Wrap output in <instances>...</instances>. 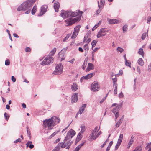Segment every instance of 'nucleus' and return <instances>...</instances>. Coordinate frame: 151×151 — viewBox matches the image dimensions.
<instances>
[{
  "label": "nucleus",
  "mask_w": 151,
  "mask_h": 151,
  "mask_svg": "<svg viewBox=\"0 0 151 151\" xmlns=\"http://www.w3.org/2000/svg\"><path fill=\"white\" fill-rule=\"evenodd\" d=\"M82 13V11L79 10L76 11V12L63 11L60 13V15L64 19L70 17L69 19L65 20V26H68L79 21Z\"/></svg>",
  "instance_id": "obj_1"
},
{
  "label": "nucleus",
  "mask_w": 151,
  "mask_h": 151,
  "mask_svg": "<svg viewBox=\"0 0 151 151\" xmlns=\"http://www.w3.org/2000/svg\"><path fill=\"white\" fill-rule=\"evenodd\" d=\"M60 120L59 117L55 116L52 117L51 118L45 119L43 123L45 127L47 126L48 127L49 129H51L50 127L54 126L58 124L60 122Z\"/></svg>",
  "instance_id": "obj_2"
},
{
  "label": "nucleus",
  "mask_w": 151,
  "mask_h": 151,
  "mask_svg": "<svg viewBox=\"0 0 151 151\" xmlns=\"http://www.w3.org/2000/svg\"><path fill=\"white\" fill-rule=\"evenodd\" d=\"M76 132L74 130L71 129L67 133L66 137H65L64 142L67 147L66 149H69L70 147L72 142L70 143L71 139L76 134Z\"/></svg>",
  "instance_id": "obj_3"
},
{
  "label": "nucleus",
  "mask_w": 151,
  "mask_h": 151,
  "mask_svg": "<svg viewBox=\"0 0 151 151\" xmlns=\"http://www.w3.org/2000/svg\"><path fill=\"white\" fill-rule=\"evenodd\" d=\"M33 3L32 1L28 0L23 3L17 9L18 11H26L29 9H31Z\"/></svg>",
  "instance_id": "obj_4"
},
{
  "label": "nucleus",
  "mask_w": 151,
  "mask_h": 151,
  "mask_svg": "<svg viewBox=\"0 0 151 151\" xmlns=\"http://www.w3.org/2000/svg\"><path fill=\"white\" fill-rule=\"evenodd\" d=\"M53 61V58L50 55H48L45 58L41 63V64L43 65H48L52 63Z\"/></svg>",
  "instance_id": "obj_5"
},
{
  "label": "nucleus",
  "mask_w": 151,
  "mask_h": 151,
  "mask_svg": "<svg viewBox=\"0 0 151 151\" xmlns=\"http://www.w3.org/2000/svg\"><path fill=\"white\" fill-rule=\"evenodd\" d=\"M63 71V65L60 63L57 64L55 66V69L53 72V73L55 75H60Z\"/></svg>",
  "instance_id": "obj_6"
},
{
  "label": "nucleus",
  "mask_w": 151,
  "mask_h": 151,
  "mask_svg": "<svg viewBox=\"0 0 151 151\" xmlns=\"http://www.w3.org/2000/svg\"><path fill=\"white\" fill-rule=\"evenodd\" d=\"M108 32V30L106 28H101L98 32L97 35V37L99 38L104 36L106 34V32Z\"/></svg>",
  "instance_id": "obj_7"
},
{
  "label": "nucleus",
  "mask_w": 151,
  "mask_h": 151,
  "mask_svg": "<svg viewBox=\"0 0 151 151\" xmlns=\"http://www.w3.org/2000/svg\"><path fill=\"white\" fill-rule=\"evenodd\" d=\"M81 27V26L78 25L76 26L74 28V31L73 32V35L71 36V38L73 39L76 38L78 35L80 29Z\"/></svg>",
  "instance_id": "obj_8"
},
{
  "label": "nucleus",
  "mask_w": 151,
  "mask_h": 151,
  "mask_svg": "<svg viewBox=\"0 0 151 151\" xmlns=\"http://www.w3.org/2000/svg\"><path fill=\"white\" fill-rule=\"evenodd\" d=\"M99 87L98 84V82L95 81L93 82L91 86V89L93 91H97L99 89Z\"/></svg>",
  "instance_id": "obj_9"
},
{
  "label": "nucleus",
  "mask_w": 151,
  "mask_h": 151,
  "mask_svg": "<svg viewBox=\"0 0 151 151\" xmlns=\"http://www.w3.org/2000/svg\"><path fill=\"white\" fill-rule=\"evenodd\" d=\"M95 74L94 73L88 74L85 76L82 77L80 80L81 82H82L83 80L84 79L87 80L91 78Z\"/></svg>",
  "instance_id": "obj_10"
},
{
  "label": "nucleus",
  "mask_w": 151,
  "mask_h": 151,
  "mask_svg": "<svg viewBox=\"0 0 151 151\" xmlns=\"http://www.w3.org/2000/svg\"><path fill=\"white\" fill-rule=\"evenodd\" d=\"M47 7L46 6H44L41 7V11L39 14V16H41L44 14L47 11Z\"/></svg>",
  "instance_id": "obj_11"
},
{
  "label": "nucleus",
  "mask_w": 151,
  "mask_h": 151,
  "mask_svg": "<svg viewBox=\"0 0 151 151\" xmlns=\"http://www.w3.org/2000/svg\"><path fill=\"white\" fill-rule=\"evenodd\" d=\"M100 129V128L99 129H98V127L97 126H96L94 130L92 131V133L90 135V138L91 139H93V138L95 136V134L96 133L98 132Z\"/></svg>",
  "instance_id": "obj_12"
},
{
  "label": "nucleus",
  "mask_w": 151,
  "mask_h": 151,
  "mask_svg": "<svg viewBox=\"0 0 151 151\" xmlns=\"http://www.w3.org/2000/svg\"><path fill=\"white\" fill-rule=\"evenodd\" d=\"M78 96V93H76L73 94L72 96L71 97V102L72 103H75L77 101Z\"/></svg>",
  "instance_id": "obj_13"
},
{
  "label": "nucleus",
  "mask_w": 151,
  "mask_h": 151,
  "mask_svg": "<svg viewBox=\"0 0 151 151\" xmlns=\"http://www.w3.org/2000/svg\"><path fill=\"white\" fill-rule=\"evenodd\" d=\"M94 66L91 63H89L87 68L86 69V71L88 72L91 70H92L94 69Z\"/></svg>",
  "instance_id": "obj_14"
},
{
  "label": "nucleus",
  "mask_w": 151,
  "mask_h": 151,
  "mask_svg": "<svg viewBox=\"0 0 151 151\" xmlns=\"http://www.w3.org/2000/svg\"><path fill=\"white\" fill-rule=\"evenodd\" d=\"M60 6V5L59 2L57 1L55 2L54 5V8L56 12H58V9Z\"/></svg>",
  "instance_id": "obj_15"
},
{
  "label": "nucleus",
  "mask_w": 151,
  "mask_h": 151,
  "mask_svg": "<svg viewBox=\"0 0 151 151\" xmlns=\"http://www.w3.org/2000/svg\"><path fill=\"white\" fill-rule=\"evenodd\" d=\"M66 144H65L64 142H63L61 143H59L57 146H56V148H58V149L60 150V147L61 148H64L65 147H67L66 146Z\"/></svg>",
  "instance_id": "obj_16"
},
{
  "label": "nucleus",
  "mask_w": 151,
  "mask_h": 151,
  "mask_svg": "<svg viewBox=\"0 0 151 151\" xmlns=\"http://www.w3.org/2000/svg\"><path fill=\"white\" fill-rule=\"evenodd\" d=\"M86 104H82V106L80 107L78 112H79L80 114H81L84 111L85 108H86Z\"/></svg>",
  "instance_id": "obj_17"
},
{
  "label": "nucleus",
  "mask_w": 151,
  "mask_h": 151,
  "mask_svg": "<svg viewBox=\"0 0 151 151\" xmlns=\"http://www.w3.org/2000/svg\"><path fill=\"white\" fill-rule=\"evenodd\" d=\"M78 88V86L76 83H74L73 85H71V89L73 91H76Z\"/></svg>",
  "instance_id": "obj_18"
},
{
  "label": "nucleus",
  "mask_w": 151,
  "mask_h": 151,
  "mask_svg": "<svg viewBox=\"0 0 151 151\" xmlns=\"http://www.w3.org/2000/svg\"><path fill=\"white\" fill-rule=\"evenodd\" d=\"M105 0H100V5L99 2V1H98V7L99 8H101L102 7H103L105 4Z\"/></svg>",
  "instance_id": "obj_19"
},
{
  "label": "nucleus",
  "mask_w": 151,
  "mask_h": 151,
  "mask_svg": "<svg viewBox=\"0 0 151 151\" xmlns=\"http://www.w3.org/2000/svg\"><path fill=\"white\" fill-rule=\"evenodd\" d=\"M108 21L110 24H117L118 22V20L115 19H109Z\"/></svg>",
  "instance_id": "obj_20"
},
{
  "label": "nucleus",
  "mask_w": 151,
  "mask_h": 151,
  "mask_svg": "<svg viewBox=\"0 0 151 151\" xmlns=\"http://www.w3.org/2000/svg\"><path fill=\"white\" fill-rule=\"evenodd\" d=\"M87 36L86 35L84 37V40L83 41V42H86V43H89L91 40V38H89L87 39Z\"/></svg>",
  "instance_id": "obj_21"
},
{
  "label": "nucleus",
  "mask_w": 151,
  "mask_h": 151,
  "mask_svg": "<svg viewBox=\"0 0 151 151\" xmlns=\"http://www.w3.org/2000/svg\"><path fill=\"white\" fill-rule=\"evenodd\" d=\"M63 50H61V52H60L58 53V56L60 58H61L62 60H63L64 59V58H63L64 57V54L63 52H62Z\"/></svg>",
  "instance_id": "obj_22"
},
{
  "label": "nucleus",
  "mask_w": 151,
  "mask_h": 151,
  "mask_svg": "<svg viewBox=\"0 0 151 151\" xmlns=\"http://www.w3.org/2000/svg\"><path fill=\"white\" fill-rule=\"evenodd\" d=\"M56 51V48H54L50 52L49 55L52 56H53L55 53Z\"/></svg>",
  "instance_id": "obj_23"
},
{
  "label": "nucleus",
  "mask_w": 151,
  "mask_h": 151,
  "mask_svg": "<svg viewBox=\"0 0 151 151\" xmlns=\"http://www.w3.org/2000/svg\"><path fill=\"white\" fill-rule=\"evenodd\" d=\"M138 64L141 66H143L144 65V62L142 59L140 58L138 60Z\"/></svg>",
  "instance_id": "obj_24"
},
{
  "label": "nucleus",
  "mask_w": 151,
  "mask_h": 151,
  "mask_svg": "<svg viewBox=\"0 0 151 151\" xmlns=\"http://www.w3.org/2000/svg\"><path fill=\"white\" fill-rule=\"evenodd\" d=\"M37 9V6H35L32 10V15H34L35 14Z\"/></svg>",
  "instance_id": "obj_25"
},
{
  "label": "nucleus",
  "mask_w": 151,
  "mask_h": 151,
  "mask_svg": "<svg viewBox=\"0 0 151 151\" xmlns=\"http://www.w3.org/2000/svg\"><path fill=\"white\" fill-rule=\"evenodd\" d=\"M122 120L121 119H120L116 123V127L117 128V127H119L121 123H122Z\"/></svg>",
  "instance_id": "obj_26"
},
{
  "label": "nucleus",
  "mask_w": 151,
  "mask_h": 151,
  "mask_svg": "<svg viewBox=\"0 0 151 151\" xmlns=\"http://www.w3.org/2000/svg\"><path fill=\"white\" fill-rule=\"evenodd\" d=\"M27 135L28 137L29 138V139H31V134L30 133V132L29 130V129L28 127H27Z\"/></svg>",
  "instance_id": "obj_27"
},
{
  "label": "nucleus",
  "mask_w": 151,
  "mask_h": 151,
  "mask_svg": "<svg viewBox=\"0 0 151 151\" xmlns=\"http://www.w3.org/2000/svg\"><path fill=\"white\" fill-rule=\"evenodd\" d=\"M87 60H86V59H85L84 61L82 66V68L83 70L85 69V67L86 66Z\"/></svg>",
  "instance_id": "obj_28"
},
{
  "label": "nucleus",
  "mask_w": 151,
  "mask_h": 151,
  "mask_svg": "<svg viewBox=\"0 0 151 151\" xmlns=\"http://www.w3.org/2000/svg\"><path fill=\"white\" fill-rule=\"evenodd\" d=\"M134 137L133 136H132L131 137V139H130L129 142L128 143V145H131L134 142Z\"/></svg>",
  "instance_id": "obj_29"
},
{
  "label": "nucleus",
  "mask_w": 151,
  "mask_h": 151,
  "mask_svg": "<svg viewBox=\"0 0 151 151\" xmlns=\"http://www.w3.org/2000/svg\"><path fill=\"white\" fill-rule=\"evenodd\" d=\"M102 134V132L101 131H100L98 132L96 135L93 138V140H94L96 139V138L98 137L99 135H100Z\"/></svg>",
  "instance_id": "obj_30"
},
{
  "label": "nucleus",
  "mask_w": 151,
  "mask_h": 151,
  "mask_svg": "<svg viewBox=\"0 0 151 151\" xmlns=\"http://www.w3.org/2000/svg\"><path fill=\"white\" fill-rule=\"evenodd\" d=\"M138 53L140 55H141L143 57L144 55V52L143 50V49L142 48L139 49V51H138Z\"/></svg>",
  "instance_id": "obj_31"
},
{
  "label": "nucleus",
  "mask_w": 151,
  "mask_h": 151,
  "mask_svg": "<svg viewBox=\"0 0 151 151\" xmlns=\"http://www.w3.org/2000/svg\"><path fill=\"white\" fill-rule=\"evenodd\" d=\"M97 42V41L96 40H93L91 43L92 45V49L93 47H95Z\"/></svg>",
  "instance_id": "obj_32"
},
{
  "label": "nucleus",
  "mask_w": 151,
  "mask_h": 151,
  "mask_svg": "<svg viewBox=\"0 0 151 151\" xmlns=\"http://www.w3.org/2000/svg\"><path fill=\"white\" fill-rule=\"evenodd\" d=\"M85 128V126L84 124H82L81 126V132L82 133H83L84 132L85 130L84 128Z\"/></svg>",
  "instance_id": "obj_33"
},
{
  "label": "nucleus",
  "mask_w": 151,
  "mask_h": 151,
  "mask_svg": "<svg viewBox=\"0 0 151 151\" xmlns=\"http://www.w3.org/2000/svg\"><path fill=\"white\" fill-rule=\"evenodd\" d=\"M123 102H122L119 104H117L116 106V108L117 109V111H118L122 107V106Z\"/></svg>",
  "instance_id": "obj_34"
},
{
  "label": "nucleus",
  "mask_w": 151,
  "mask_h": 151,
  "mask_svg": "<svg viewBox=\"0 0 151 151\" xmlns=\"http://www.w3.org/2000/svg\"><path fill=\"white\" fill-rule=\"evenodd\" d=\"M148 148H149L148 150L151 151V142L148 143V145L145 147L146 149H147Z\"/></svg>",
  "instance_id": "obj_35"
},
{
  "label": "nucleus",
  "mask_w": 151,
  "mask_h": 151,
  "mask_svg": "<svg viewBox=\"0 0 151 151\" xmlns=\"http://www.w3.org/2000/svg\"><path fill=\"white\" fill-rule=\"evenodd\" d=\"M127 29V25H124L123 27V32H126Z\"/></svg>",
  "instance_id": "obj_36"
},
{
  "label": "nucleus",
  "mask_w": 151,
  "mask_h": 151,
  "mask_svg": "<svg viewBox=\"0 0 151 151\" xmlns=\"http://www.w3.org/2000/svg\"><path fill=\"white\" fill-rule=\"evenodd\" d=\"M58 131L55 132L53 133H52L51 135H50L49 137V138L51 139L58 132Z\"/></svg>",
  "instance_id": "obj_37"
},
{
  "label": "nucleus",
  "mask_w": 151,
  "mask_h": 151,
  "mask_svg": "<svg viewBox=\"0 0 151 151\" xmlns=\"http://www.w3.org/2000/svg\"><path fill=\"white\" fill-rule=\"evenodd\" d=\"M123 137V134H120L118 139V141L122 142Z\"/></svg>",
  "instance_id": "obj_38"
},
{
  "label": "nucleus",
  "mask_w": 151,
  "mask_h": 151,
  "mask_svg": "<svg viewBox=\"0 0 151 151\" xmlns=\"http://www.w3.org/2000/svg\"><path fill=\"white\" fill-rule=\"evenodd\" d=\"M4 116L5 119L6 120L8 121L9 118V116L8 114L5 112L4 114Z\"/></svg>",
  "instance_id": "obj_39"
},
{
  "label": "nucleus",
  "mask_w": 151,
  "mask_h": 151,
  "mask_svg": "<svg viewBox=\"0 0 151 151\" xmlns=\"http://www.w3.org/2000/svg\"><path fill=\"white\" fill-rule=\"evenodd\" d=\"M142 148L141 147H139L136 148L133 151H141Z\"/></svg>",
  "instance_id": "obj_40"
},
{
  "label": "nucleus",
  "mask_w": 151,
  "mask_h": 151,
  "mask_svg": "<svg viewBox=\"0 0 151 151\" xmlns=\"http://www.w3.org/2000/svg\"><path fill=\"white\" fill-rule=\"evenodd\" d=\"M117 50L118 52H119L121 53L124 51V50L122 48L118 47L117 49Z\"/></svg>",
  "instance_id": "obj_41"
},
{
  "label": "nucleus",
  "mask_w": 151,
  "mask_h": 151,
  "mask_svg": "<svg viewBox=\"0 0 151 151\" xmlns=\"http://www.w3.org/2000/svg\"><path fill=\"white\" fill-rule=\"evenodd\" d=\"M147 35V34L146 33H143L142 34V37H141V38H142V39L144 40L145 39Z\"/></svg>",
  "instance_id": "obj_42"
},
{
  "label": "nucleus",
  "mask_w": 151,
  "mask_h": 151,
  "mask_svg": "<svg viewBox=\"0 0 151 151\" xmlns=\"http://www.w3.org/2000/svg\"><path fill=\"white\" fill-rule=\"evenodd\" d=\"M131 63L129 62L127 60L125 61V65L126 66L131 67Z\"/></svg>",
  "instance_id": "obj_43"
},
{
  "label": "nucleus",
  "mask_w": 151,
  "mask_h": 151,
  "mask_svg": "<svg viewBox=\"0 0 151 151\" xmlns=\"http://www.w3.org/2000/svg\"><path fill=\"white\" fill-rule=\"evenodd\" d=\"M112 112L114 113H115L117 111V109L116 108H113L111 110Z\"/></svg>",
  "instance_id": "obj_44"
},
{
  "label": "nucleus",
  "mask_w": 151,
  "mask_h": 151,
  "mask_svg": "<svg viewBox=\"0 0 151 151\" xmlns=\"http://www.w3.org/2000/svg\"><path fill=\"white\" fill-rule=\"evenodd\" d=\"M31 50V49L29 47H26L25 49V51L26 52H29Z\"/></svg>",
  "instance_id": "obj_45"
},
{
  "label": "nucleus",
  "mask_w": 151,
  "mask_h": 151,
  "mask_svg": "<svg viewBox=\"0 0 151 151\" xmlns=\"http://www.w3.org/2000/svg\"><path fill=\"white\" fill-rule=\"evenodd\" d=\"M100 8H99V9L97 10L96 12V14L97 15L99 14V13H100V12L101 11V10L100 9Z\"/></svg>",
  "instance_id": "obj_46"
},
{
  "label": "nucleus",
  "mask_w": 151,
  "mask_h": 151,
  "mask_svg": "<svg viewBox=\"0 0 151 151\" xmlns=\"http://www.w3.org/2000/svg\"><path fill=\"white\" fill-rule=\"evenodd\" d=\"M21 142V139L20 138H18L16 140L14 141V143H17L18 142Z\"/></svg>",
  "instance_id": "obj_47"
},
{
  "label": "nucleus",
  "mask_w": 151,
  "mask_h": 151,
  "mask_svg": "<svg viewBox=\"0 0 151 151\" xmlns=\"http://www.w3.org/2000/svg\"><path fill=\"white\" fill-rule=\"evenodd\" d=\"M115 117L116 118V119L119 116V114L118 112V111H117L116 113H115Z\"/></svg>",
  "instance_id": "obj_48"
},
{
  "label": "nucleus",
  "mask_w": 151,
  "mask_h": 151,
  "mask_svg": "<svg viewBox=\"0 0 151 151\" xmlns=\"http://www.w3.org/2000/svg\"><path fill=\"white\" fill-rule=\"evenodd\" d=\"M5 64L6 65H9V59L6 60Z\"/></svg>",
  "instance_id": "obj_49"
},
{
  "label": "nucleus",
  "mask_w": 151,
  "mask_h": 151,
  "mask_svg": "<svg viewBox=\"0 0 151 151\" xmlns=\"http://www.w3.org/2000/svg\"><path fill=\"white\" fill-rule=\"evenodd\" d=\"M83 49L86 51L88 52L89 50V47L88 46L83 47Z\"/></svg>",
  "instance_id": "obj_50"
},
{
  "label": "nucleus",
  "mask_w": 151,
  "mask_h": 151,
  "mask_svg": "<svg viewBox=\"0 0 151 151\" xmlns=\"http://www.w3.org/2000/svg\"><path fill=\"white\" fill-rule=\"evenodd\" d=\"M11 80L13 82H15L16 81V79L14 76H12Z\"/></svg>",
  "instance_id": "obj_51"
},
{
  "label": "nucleus",
  "mask_w": 151,
  "mask_h": 151,
  "mask_svg": "<svg viewBox=\"0 0 151 151\" xmlns=\"http://www.w3.org/2000/svg\"><path fill=\"white\" fill-rule=\"evenodd\" d=\"M112 80H113L114 84V83L117 84L116 83L117 81V79L116 78H112Z\"/></svg>",
  "instance_id": "obj_52"
},
{
  "label": "nucleus",
  "mask_w": 151,
  "mask_h": 151,
  "mask_svg": "<svg viewBox=\"0 0 151 151\" xmlns=\"http://www.w3.org/2000/svg\"><path fill=\"white\" fill-rule=\"evenodd\" d=\"M81 148L79 146H78L73 151H79Z\"/></svg>",
  "instance_id": "obj_53"
},
{
  "label": "nucleus",
  "mask_w": 151,
  "mask_h": 151,
  "mask_svg": "<svg viewBox=\"0 0 151 151\" xmlns=\"http://www.w3.org/2000/svg\"><path fill=\"white\" fill-rule=\"evenodd\" d=\"M75 60V59L74 58H73L72 59L68 61V62L71 63L72 64H73L74 63Z\"/></svg>",
  "instance_id": "obj_54"
},
{
  "label": "nucleus",
  "mask_w": 151,
  "mask_h": 151,
  "mask_svg": "<svg viewBox=\"0 0 151 151\" xmlns=\"http://www.w3.org/2000/svg\"><path fill=\"white\" fill-rule=\"evenodd\" d=\"M148 71L150 72L151 71V64H150L148 66Z\"/></svg>",
  "instance_id": "obj_55"
},
{
  "label": "nucleus",
  "mask_w": 151,
  "mask_h": 151,
  "mask_svg": "<svg viewBox=\"0 0 151 151\" xmlns=\"http://www.w3.org/2000/svg\"><path fill=\"white\" fill-rule=\"evenodd\" d=\"M60 140V138H58L57 139H56L54 142L55 143H57Z\"/></svg>",
  "instance_id": "obj_56"
},
{
  "label": "nucleus",
  "mask_w": 151,
  "mask_h": 151,
  "mask_svg": "<svg viewBox=\"0 0 151 151\" xmlns=\"http://www.w3.org/2000/svg\"><path fill=\"white\" fill-rule=\"evenodd\" d=\"M114 86L115 87L114 90H117V84L114 83Z\"/></svg>",
  "instance_id": "obj_57"
},
{
  "label": "nucleus",
  "mask_w": 151,
  "mask_h": 151,
  "mask_svg": "<svg viewBox=\"0 0 151 151\" xmlns=\"http://www.w3.org/2000/svg\"><path fill=\"white\" fill-rule=\"evenodd\" d=\"M113 144V142L112 141H111L109 144V145L108 147H111V146Z\"/></svg>",
  "instance_id": "obj_58"
},
{
  "label": "nucleus",
  "mask_w": 151,
  "mask_h": 151,
  "mask_svg": "<svg viewBox=\"0 0 151 151\" xmlns=\"http://www.w3.org/2000/svg\"><path fill=\"white\" fill-rule=\"evenodd\" d=\"M85 142H83L81 143L80 144V145H79L78 146L80 147L81 148L83 146V145L85 143Z\"/></svg>",
  "instance_id": "obj_59"
},
{
  "label": "nucleus",
  "mask_w": 151,
  "mask_h": 151,
  "mask_svg": "<svg viewBox=\"0 0 151 151\" xmlns=\"http://www.w3.org/2000/svg\"><path fill=\"white\" fill-rule=\"evenodd\" d=\"M31 9H27V10L25 14H28L30 13Z\"/></svg>",
  "instance_id": "obj_60"
},
{
  "label": "nucleus",
  "mask_w": 151,
  "mask_h": 151,
  "mask_svg": "<svg viewBox=\"0 0 151 151\" xmlns=\"http://www.w3.org/2000/svg\"><path fill=\"white\" fill-rule=\"evenodd\" d=\"M105 97H104L100 101V103H103L104 101L106 99Z\"/></svg>",
  "instance_id": "obj_61"
},
{
  "label": "nucleus",
  "mask_w": 151,
  "mask_h": 151,
  "mask_svg": "<svg viewBox=\"0 0 151 151\" xmlns=\"http://www.w3.org/2000/svg\"><path fill=\"white\" fill-rule=\"evenodd\" d=\"M99 48H95L93 50V52H95L96 51H97Z\"/></svg>",
  "instance_id": "obj_62"
},
{
  "label": "nucleus",
  "mask_w": 151,
  "mask_h": 151,
  "mask_svg": "<svg viewBox=\"0 0 151 151\" xmlns=\"http://www.w3.org/2000/svg\"><path fill=\"white\" fill-rule=\"evenodd\" d=\"M123 96V93L122 92H121L119 95V98H122Z\"/></svg>",
  "instance_id": "obj_63"
},
{
  "label": "nucleus",
  "mask_w": 151,
  "mask_h": 151,
  "mask_svg": "<svg viewBox=\"0 0 151 151\" xmlns=\"http://www.w3.org/2000/svg\"><path fill=\"white\" fill-rule=\"evenodd\" d=\"M60 150L59 149H58V148H56V147H55V148L53 149L52 151H60Z\"/></svg>",
  "instance_id": "obj_64"
}]
</instances>
